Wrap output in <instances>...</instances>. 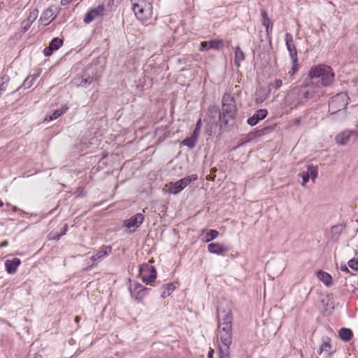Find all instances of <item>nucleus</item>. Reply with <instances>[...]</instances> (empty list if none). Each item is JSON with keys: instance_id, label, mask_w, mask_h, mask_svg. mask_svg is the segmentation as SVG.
I'll list each match as a JSON object with an SVG mask.
<instances>
[{"instance_id": "nucleus-1", "label": "nucleus", "mask_w": 358, "mask_h": 358, "mask_svg": "<svg viewBox=\"0 0 358 358\" xmlns=\"http://www.w3.org/2000/svg\"><path fill=\"white\" fill-rule=\"evenodd\" d=\"M224 117L220 108L216 106H210L206 110L203 122L205 123L206 133L212 136L221 134L224 125L227 123L222 121Z\"/></svg>"}, {"instance_id": "nucleus-2", "label": "nucleus", "mask_w": 358, "mask_h": 358, "mask_svg": "<svg viewBox=\"0 0 358 358\" xmlns=\"http://www.w3.org/2000/svg\"><path fill=\"white\" fill-rule=\"evenodd\" d=\"M309 77L310 85L317 87H327L332 83L334 73L330 66L320 64L310 69Z\"/></svg>"}, {"instance_id": "nucleus-3", "label": "nucleus", "mask_w": 358, "mask_h": 358, "mask_svg": "<svg viewBox=\"0 0 358 358\" xmlns=\"http://www.w3.org/2000/svg\"><path fill=\"white\" fill-rule=\"evenodd\" d=\"M131 10L136 18L143 24L149 25L153 18V3L152 0H130Z\"/></svg>"}, {"instance_id": "nucleus-4", "label": "nucleus", "mask_w": 358, "mask_h": 358, "mask_svg": "<svg viewBox=\"0 0 358 358\" xmlns=\"http://www.w3.org/2000/svg\"><path fill=\"white\" fill-rule=\"evenodd\" d=\"M236 112L234 98L228 93H224L222 99V112L224 122L228 124L229 119L233 118Z\"/></svg>"}, {"instance_id": "nucleus-5", "label": "nucleus", "mask_w": 358, "mask_h": 358, "mask_svg": "<svg viewBox=\"0 0 358 358\" xmlns=\"http://www.w3.org/2000/svg\"><path fill=\"white\" fill-rule=\"evenodd\" d=\"M217 314L219 324H231V307L229 301L223 300L220 302L219 306L217 307Z\"/></svg>"}, {"instance_id": "nucleus-6", "label": "nucleus", "mask_w": 358, "mask_h": 358, "mask_svg": "<svg viewBox=\"0 0 358 358\" xmlns=\"http://www.w3.org/2000/svg\"><path fill=\"white\" fill-rule=\"evenodd\" d=\"M348 96L346 93L341 92L332 97L329 103V111L331 114L345 109L348 103Z\"/></svg>"}, {"instance_id": "nucleus-7", "label": "nucleus", "mask_w": 358, "mask_h": 358, "mask_svg": "<svg viewBox=\"0 0 358 358\" xmlns=\"http://www.w3.org/2000/svg\"><path fill=\"white\" fill-rule=\"evenodd\" d=\"M153 262L150 260L148 264H143L139 269V275L142 281L146 284H152L157 278V271L154 266L150 263Z\"/></svg>"}, {"instance_id": "nucleus-8", "label": "nucleus", "mask_w": 358, "mask_h": 358, "mask_svg": "<svg viewBox=\"0 0 358 358\" xmlns=\"http://www.w3.org/2000/svg\"><path fill=\"white\" fill-rule=\"evenodd\" d=\"M197 179V175L192 174L182 178L176 182H170L169 185V192L170 194H176L185 189L192 182L195 181Z\"/></svg>"}, {"instance_id": "nucleus-9", "label": "nucleus", "mask_w": 358, "mask_h": 358, "mask_svg": "<svg viewBox=\"0 0 358 358\" xmlns=\"http://www.w3.org/2000/svg\"><path fill=\"white\" fill-rule=\"evenodd\" d=\"M106 7L104 4H100L96 7L91 8L83 17L85 24H90L99 17L105 15Z\"/></svg>"}, {"instance_id": "nucleus-10", "label": "nucleus", "mask_w": 358, "mask_h": 358, "mask_svg": "<svg viewBox=\"0 0 358 358\" xmlns=\"http://www.w3.org/2000/svg\"><path fill=\"white\" fill-rule=\"evenodd\" d=\"M219 333L221 342L228 349L232 342L231 324H219Z\"/></svg>"}, {"instance_id": "nucleus-11", "label": "nucleus", "mask_w": 358, "mask_h": 358, "mask_svg": "<svg viewBox=\"0 0 358 358\" xmlns=\"http://www.w3.org/2000/svg\"><path fill=\"white\" fill-rule=\"evenodd\" d=\"M356 141L358 139L357 130H345L336 136L335 140L337 144L340 145H346L350 138Z\"/></svg>"}, {"instance_id": "nucleus-12", "label": "nucleus", "mask_w": 358, "mask_h": 358, "mask_svg": "<svg viewBox=\"0 0 358 358\" xmlns=\"http://www.w3.org/2000/svg\"><path fill=\"white\" fill-rule=\"evenodd\" d=\"M112 252V248L110 245H102L99 248L94 255L91 257L93 264H97L106 258Z\"/></svg>"}, {"instance_id": "nucleus-13", "label": "nucleus", "mask_w": 358, "mask_h": 358, "mask_svg": "<svg viewBox=\"0 0 358 358\" xmlns=\"http://www.w3.org/2000/svg\"><path fill=\"white\" fill-rule=\"evenodd\" d=\"M287 49L289 51L292 62H298L297 52L290 33H286L285 36Z\"/></svg>"}, {"instance_id": "nucleus-14", "label": "nucleus", "mask_w": 358, "mask_h": 358, "mask_svg": "<svg viewBox=\"0 0 358 358\" xmlns=\"http://www.w3.org/2000/svg\"><path fill=\"white\" fill-rule=\"evenodd\" d=\"M201 122V119H199L196 123V127L195 128V130L194 131L193 134L190 137H188L185 139H184L182 141V144L183 145L187 146L189 148H192L195 146L196 142L197 141V138L199 137V126Z\"/></svg>"}, {"instance_id": "nucleus-15", "label": "nucleus", "mask_w": 358, "mask_h": 358, "mask_svg": "<svg viewBox=\"0 0 358 358\" xmlns=\"http://www.w3.org/2000/svg\"><path fill=\"white\" fill-rule=\"evenodd\" d=\"M63 40L59 38H54L50 43L49 46L43 50V54L46 57L52 55V52L57 50L62 45Z\"/></svg>"}, {"instance_id": "nucleus-16", "label": "nucleus", "mask_w": 358, "mask_h": 358, "mask_svg": "<svg viewBox=\"0 0 358 358\" xmlns=\"http://www.w3.org/2000/svg\"><path fill=\"white\" fill-rule=\"evenodd\" d=\"M147 288L144 287L141 284L134 285L133 289L131 290V296L135 298L138 302L143 301L145 296L147 295Z\"/></svg>"}, {"instance_id": "nucleus-17", "label": "nucleus", "mask_w": 358, "mask_h": 358, "mask_svg": "<svg viewBox=\"0 0 358 358\" xmlns=\"http://www.w3.org/2000/svg\"><path fill=\"white\" fill-rule=\"evenodd\" d=\"M144 215L141 213H137L133 215L130 219L127 220L124 222L126 227L130 228H138L143 222Z\"/></svg>"}, {"instance_id": "nucleus-18", "label": "nucleus", "mask_w": 358, "mask_h": 358, "mask_svg": "<svg viewBox=\"0 0 358 358\" xmlns=\"http://www.w3.org/2000/svg\"><path fill=\"white\" fill-rule=\"evenodd\" d=\"M20 264L21 260L17 257H15L13 259H7L4 263L6 271L9 274L15 273Z\"/></svg>"}, {"instance_id": "nucleus-19", "label": "nucleus", "mask_w": 358, "mask_h": 358, "mask_svg": "<svg viewBox=\"0 0 358 358\" xmlns=\"http://www.w3.org/2000/svg\"><path fill=\"white\" fill-rule=\"evenodd\" d=\"M208 250L213 254L224 255L229 250V248L218 243H212L208 245Z\"/></svg>"}, {"instance_id": "nucleus-20", "label": "nucleus", "mask_w": 358, "mask_h": 358, "mask_svg": "<svg viewBox=\"0 0 358 358\" xmlns=\"http://www.w3.org/2000/svg\"><path fill=\"white\" fill-rule=\"evenodd\" d=\"M267 113L268 112L266 109L258 110L252 117L248 119V123L251 126H255L259 120L266 117Z\"/></svg>"}, {"instance_id": "nucleus-21", "label": "nucleus", "mask_w": 358, "mask_h": 358, "mask_svg": "<svg viewBox=\"0 0 358 358\" xmlns=\"http://www.w3.org/2000/svg\"><path fill=\"white\" fill-rule=\"evenodd\" d=\"M54 13L51 8L46 9L42 14L40 21L43 25H48L54 19Z\"/></svg>"}, {"instance_id": "nucleus-22", "label": "nucleus", "mask_w": 358, "mask_h": 358, "mask_svg": "<svg viewBox=\"0 0 358 358\" xmlns=\"http://www.w3.org/2000/svg\"><path fill=\"white\" fill-rule=\"evenodd\" d=\"M317 277L321 280L327 287H330L333 284L332 277L330 274L323 271L317 272Z\"/></svg>"}, {"instance_id": "nucleus-23", "label": "nucleus", "mask_w": 358, "mask_h": 358, "mask_svg": "<svg viewBox=\"0 0 358 358\" xmlns=\"http://www.w3.org/2000/svg\"><path fill=\"white\" fill-rule=\"evenodd\" d=\"M222 46V41L220 40H211L209 41L203 42V50L209 49H219Z\"/></svg>"}, {"instance_id": "nucleus-24", "label": "nucleus", "mask_w": 358, "mask_h": 358, "mask_svg": "<svg viewBox=\"0 0 358 358\" xmlns=\"http://www.w3.org/2000/svg\"><path fill=\"white\" fill-rule=\"evenodd\" d=\"M329 338H327L324 340L323 343L320 346V353H325L327 355H331L335 350L332 348Z\"/></svg>"}, {"instance_id": "nucleus-25", "label": "nucleus", "mask_w": 358, "mask_h": 358, "mask_svg": "<svg viewBox=\"0 0 358 358\" xmlns=\"http://www.w3.org/2000/svg\"><path fill=\"white\" fill-rule=\"evenodd\" d=\"M175 285L172 282H169L164 285L162 287V297L165 299L168 296H169L175 290Z\"/></svg>"}, {"instance_id": "nucleus-26", "label": "nucleus", "mask_w": 358, "mask_h": 358, "mask_svg": "<svg viewBox=\"0 0 358 358\" xmlns=\"http://www.w3.org/2000/svg\"><path fill=\"white\" fill-rule=\"evenodd\" d=\"M261 15L262 17V24L266 27V31L268 34L269 31L272 29L273 23L271 22L267 13L265 10H262Z\"/></svg>"}, {"instance_id": "nucleus-27", "label": "nucleus", "mask_w": 358, "mask_h": 358, "mask_svg": "<svg viewBox=\"0 0 358 358\" xmlns=\"http://www.w3.org/2000/svg\"><path fill=\"white\" fill-rule=\"evenodd\" d=\"M352 336V331L348 328H342L339 331V337L344 341H349Z\"/></svg>"}, {"instance_id": "nucleus-28", "label": "nucleus", "mask_w": 358, "mask_h": 358, "mask_svg": "<svg viewBox=\"0 0 358 358\" xmlns=\"http://www.w3.org/2000/svg\"><path fill=\"white\" fill-rule=\"evenodd\" d=\"M68 109L69 107L66 105L62 106L59 109H57L53 112V113L50 117V120L57 119L62 115L65 113Z\"/></svg>"}, {"instance_id": "nucleus-29", "label": "nucleus", "mask_w": 358, "mask_h": 358, "mask_svg": "<svg viewBox=\"0 0 358 358\" xmlns=\"http://www.w3.org/2000/svg\"><path fill=\"white\" fill-rule=\"evenodd\" d=\"M317 171L318 169L317 166L309 165L306 173L308 174L309 178L312 180V181L315 182L317 177Z\"/></svg>"}, {"instance_id": "nucleus-30", "label": "nucleus", "mask_w": 358, "mask_h": 358, "mask_svg": "<svg viewBox=\"0 0 358 358\" xmlns=\"http://www.w3.org/2000/svg\"><path fill=\"white\" fill-rule=\"evenodd\" d=\"M244 59V53L239 47L235 49V58L234 63L236 65L239 66L240 62Z\"/></svg>"}, {"instance_id": "nucleus-31", "label": "nucleus", "mask_w": 358, "mask_h": 358, "mask_svg": "<svg viewBox=\"0 0 358 358\" xmlns=\"http://www.w3.org/2000/svg\"><path fill=\"white\" fill-rule=\"evenodd\" d=\"M219 235V232L217 230L210 229L205 234L204 241L210 242L215 239Z\"/></svg>"}, {"instance_id": "nucleus-32", "label": "nucleus", "mask_w": 358, "mask_h": 358, "mask_svg": "<svg viewBox=\"0 0 358 358\" xmlns=\"http://www.w3.org/2000/svg\"><path fill=\"white\" fill-rule=\"evenodd\" d=\"M67 225L65 224L62 231L60 233V234H50V236H52L51 237H50V239H52V240H59L62 236H64L66 233V231H67Z\"/></svg>"}, {"instance_id": "nucleus-33", "label": "nucleus", "mask_w": 358, "mask_h": 358, "mask_svg": "<svg viewBox=\"0 0 358 358\" xmlns=\"http://www.w3.org/2000/svg\"><path fill=\"white\" fill-rule=\"evenodd\" d=\"M348 266L358 271V259H352L348 262Z\"/></svg>"}, {"instance_id": "nucleus-34", "label": "nucleus", "mask_w": 358, "mask_h": 358, "mask_svg": "<svg viewBox=\"0 0 358 358\" xmlns=\"http://www.w3.org/2000/svg\"><path fill=\"white\" fill-rule=\"evenodd\" d=\"M299 176L302 178L303 179V181H302V183H301V185L305 187L306 186V184L308 182V181L309 180L310 178H309V176L308 173H306V171H303L302 173H301L299 174Z\"/></svg>"}, {"instance_id": "nucleus-35", "label": "nucleus", "mask_w": 358, "mask_h": 358, "mask_svg": "<svg viewBox=\"0 0 358 358\" xmlns=\"http://www.w3.org/2000/svg\"><path fill=\"white\" fill-rule=\"evenodd\" d=\"M282 82L280 79H276L273 83H271L269 87H274L275 90L280 88L282 86Z\"/></svg>"}, {"instance_id": "nucleus-36", "label": "nucleus", "mask_w": 358, "mask_h": 358, "mask_svg": "<svg viewBox=\"0 0 358 358\" xmlns=\"http://www.w3.org/2000/svg\"><path fill=\"white\" fill-rule=\"evenodd\" d=\"M298 71V64H297V62H292V69L291 71H289L288 72V74L290 75V76H292L293 75H294Z\"/></svg>"}, {"instance_id": "nucleus-37", "label": "nucleus", "mask_w": 358, "mask_h": 358, "mask_svg": "<svg viewBox=\"0 0 358 358\" xmlns=\"http://www.w3.org/2000/svg\"><path fill=\"white\" fill-rule=\"evenodd\" d=\"M298 71V64H297V62H292V69L291 71H289L288 72V74L290 75V76H292L293 75H294Z\"/></svg>"}, {"instance_id": "nucleus-38", "label": "nucleus", "mask_w": 358, "mask_h": 358, "mask_svg": "<svg viewBox=\"0 0 358 358\" xmlns=\"http://www.w3.org/2000/svg\"><path fill=\"white\" fill-rule=\"evenodd\" d=\"M298 71V64H297V62H292V69L291 71H289L288 72V74L290 75V76H292L293 75H294Z\"/></svg>"}, {"instance_id": "nucleus-39", "label": "nucleus", "mask_w": 358, "mask_h": 358, "mask_svg": "<svg viewBox=\"0 0 358 358\" xmlns=\"http://www.w3.org/2000/svg\"><path fill=\"white\" fill-rule=\"evenodd\" d=\"M32 22L33 20H31L30 19H27L26 21L22 22L24 31H26L29 29Z\"/></svg>"}, {"instance_id": "nucleus-40", "label": "nucleus", "mask_w": 358, "mask_h": 358, "mask_svg": "<svg viewBox=\"0 0 358 358\" xmlns=\"http://www.w3.org/2000/svg\"><path fill=\"white\" fill-rule=\"evenodd\" d=\"M93 81V78L92 77H89L87 78H82L79 85L85 86L87 84H90Z\"/></svg>"}, {"instance_id": "nucleus-41", "label": "nucleus", "mask_w": 358, "mask_h": 358, "mask_svg": "<svg viewBox=\"0 0 358 358\" xmlns=\"http://www.w3.org/2000/svg\"><path fill=\"white\" fill-rule=\"evenodd\" d=\"M37 15H38V12L37 11H31L30 13V15L28 19H30L31 20H34L36 17H37Z\"/></svg>"}, {"instance_id": "nucleus-42", "label": "nucleus", "mask_w": 358, "mask_h": 358, "mask_svg": "<svg viewBox=\"0 0 358 358\" xmlns=\"http://www.w3.org/2000/svg\"><path fill=\"white\" fill-rule=\"evenodd\" d=\"M8 241H3L0 243V248H4L8 246Z\"/></svg>"}, {"instance_id": "nucleus-43", "label": "nucleus", "mask_w": 358, "mask_h": 358, "mask_svg": "<svg viewBox=\"0 0 358 358\" xmlns=\"http://www.w3.org/2000/svg\"><path fill=\"white\" fill-rule=\"evenodd\" d=\"M73 0H62L61 3L64 6L70 3Z\"/></svg>"}, {"instance_id": "nucleus-44", "label": "nucleus", "mask_w": 358, "mask_h": 358, "mask_svg": "<svg viewBox=\"0 0 358 358\" xmlns=\"http://www.w3.org/2000/svg\"><path fill=\"white\" fill-rule=\"evenodd\" d=\"M213 350L210 349V350L208 351V357L213 358Z\"/></svg>"}, {"instance_id": "nucleus-45", "label": "nucleus", "mask_w": 358, "mask_h": 358, "mask_svg": "<svg viewBox=\"0 0 358 358\" xmlns=\"http://www.w3.org/2000/svg\"><path fill=\"white\" fill-rule=\"evenodd\" d=\"M74 320L76 323H79L80 317L79 316H76Z\"/></svg>"}, {"instance_id": "nucleus-46", "label": "nucleus", "mask_w": 358, "mask_h": 358, "mask_svg": "<svg viewBox=\"0 0 358 358\" xmlns=\"http://www.w3.org/2000/svg\"><path fill=\"white\" fill-rule=\"evenodd\" d=\"M341 269H342V271H348V268L345 265L342 266Z\"/></svg>"}, {"instance_id": "nucleus-47", "label": "nucleus", "mask_w": 358, "mask_h": 358, "mask_svg": "<svg viewBox=\"0 0 358 358\" xmlns=\"http://www.w3.org/2000/svg\"><path fill=\"white\" fill-rule=\"evenodd\" d=\"M299 90L297 89H294L292 91V92L289 94V96H292V94H294L296 93V91H298Z\"/></svg>"}, {"instance_id": "nucleus-48", "label": "nucleus", "mask_w": 358, "mask_h": 358, "mask_svg": "<svg viewBox=\"0 0 358 358\" xmlns=\"http://www.w3.org/2000/svg\"><path fill=\"white\" fill-rule=\"evenodd\" d=\"M303 94L305 98H307L308 97V92H303Z\"/></svg>"}, {"instance_id": "nucleus-49", "label": "nucleus", "mask_w": 358, "mask_h": 358, "mask_svg": "<svg viewBox=\"0 0 358 358\" xmlns=\"http://www.w3.org/2000/svg\"><path fill=\"white\" fill-rule=\"evenodd\" d=\"M3 206V202L1 201V200L0 199V207Z\"/></svg>"}, {"instance_id": "nucleus-50", "label": "nucleus", "mask_w": 358, "mask_h": 358, "mask_svg": "<svg viewBox=\"0 0 358 358\" xmlns=\"http://www.w3.org/2000/svg\"><path fill=\"white\" fill-rule=\"evenodd\" d=\"M220 358H227V357H220Z\"/></svg>"}]
</instances>
